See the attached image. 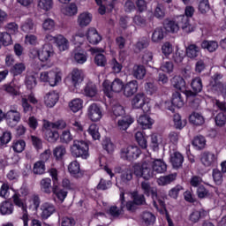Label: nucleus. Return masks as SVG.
Returning a JSON list of instances; mask_svg holds the SVG:
<instances>
[{
  "label": "nucleus",
  "mask_w": 226,
  "mask_h": 226,
  "mask_svg": "<svg viewBox=\"0 0 226 226\" xmlns=\"http://www.w3.org/2000/svg\"><path fill=\"white\" fill-rule=\"evenodd\" d=\"M51 75H53V77L51 78V79L49 81V86L54 87L57 86V84H59V82H61V80L63 79V72L60 71L59 68H54L51 70Z\"/></svg>",
  "instance_id": "obj_30"
},
{
  "label": "nucleus",
  "mask_w": 226,
  "mask_h": 226,
  "mask_svg": "<svg viewBox=\"0 0 226 226\" xmlns=\"http://www.w3.org/2000/svg\"><path fill=\"white\" fill-rule=\"evenodd\" d=\"M45 162L38 161L34 164L33 173L37 176H41V174H45Z\"/></svg>",
  "instance_id": "obj_46"
},
{
  "label": "nucleus",
  "mask_w": 226,
  "mask_h": 226,
  "mask_svg": "<svg viewBox=\"0 0 226 226\" xmlns=\"http://www.w3.org/2000/svg\"><path fill=\"white\" fill-rule=\"evenodd\" d=\"M173 121H174L175 128L178 130H181V128H185V126H186V121L181 120V116L179 114L174 115Z\"/></svg>",
  "instance_id": "obj_55"
},
{
  "label": "nucleus",
  "mask_w": 226,
  "mask_h": 226,
  "mask_svg": "<svg viewBox=\"0 0 226 226\" xmlns=\"http://www.w3.org/2000/svg\"><path fill=\"white\" fill-rule=\"evenodd\" d=\"M54 57V48L50 44H44L39 50V59L41 63H49Z\"/></svg>",
  "instance_id": "obj_11"
},
{
  "label": "nucleus",
  "mask_w": 226,
  "mask_h": 226,
  "mask_svg": "<svg viewBox=\"0 0 226 226\" xmlns=\"http://www.w3.org/2000/svg\"><path fill=\"white\" fill-rule=\"evenodd\" d=\"M21 116L20 112L17 109H10L5 114V120L11 128H15L19 123H20Z\"/></svg>",
  "instance_id": "obj_10"
},
{
  "label": "nucleus",
  "mask_w": 226,
  "mask_h": 226,
  "mask_svg": "<svg viewBox=\"0 0 226 226\" xmlns=\"http://www.w3.org/2000/svg\"><path fill=\"white\" fill-rule=\"evenodd\" d=\"M29 202H30V207H33L35 211H38V207H40V204H41L40 196L38 195L31 196Z\"/></svg>",
  "instance_id": "obj_59"
},
{
  "label": "nucleus",
  "mask_w": 226,
  "mask_h": 226,
  "mask_svg": "<svg viewBox=\"0 0 226 226\" xmlns=\"http://www.w3.org/2000/svg\"><path fill=\"white\" fill-rule=\"evenodd\" d=\"M54 195L60 200L61 202L64 201V199H66L68 192L63 189L59 188V184L53 185V192Z\"/></svg>",
  "instance_id": "obj_38"
},
{
  "label": "nucleus",
  "mask_w": 226,
  "mask_h": 226,
  "mask_svg": "<svg viewBox=\"0 0 226 226\" xmlns=\"http://www.w3.org/2000/svg\"><path fill=\"white\" fill-rule=\"evenodd\" d=\"M75 219L73 217L64 216L61 219L62 226H75Z\"/></svg>",
  "instance_id": "obj_64"
},
{
  "label": "nucleus",
  "mask_w": 226,
  "mask_h": 226,
  "mask_svg": "<svg viewBox=\"0 0 226 226\" xmlns=\"http://www.w3.org/2000/svg\"><path fill=\"white\" fill-rule=\"evenodd\" d=\"M200 162L204 167H215L218 162V156L213 152H203L201 154Z\"/></svg>",
  "instance_id": "obj_12"
},
{
  "label": "nucleus",
  "mask_w": 226,
  "mask_h": 226,
  "mask_svg": "<svg viewBox=\"0 0 226 226\" xmlns=\"http://www.w3.org/2000/svg\"><path fill=\"white\" fill-rule=\"evenodd\" d=\"M102 87L104 94L108 98H111L112 93H121L124 89V82L121 79L116 78L111 83L109 80L106 79L102 83Z\"/></svg>",
  "instance_id": "obj_5"
},
{
  "label": "nucleus",
  "mask_w": 226,
  "mask_h": 226,
  "mask_svg": "<svg viewBox=\"0 0 226 226\" xmlns=\"http://www.w3.org/2000/svg\"><path fill=\"white\" fill-rule=\"evenodd\" d=\"M177 22L178 23V27L184 31V33H193L195 31V26L190 22V19L185 15L177 16Z\"/></svg>",
  "instance_id": "obj_13"
},
{
  "label": "nucleus",
  "mask_w": 226,
  "mask_h": 226,
  "mask_svg": "<svg viewBox=\"0 0 226 226\" xmlns=\"http://www.w3.org/2000/svg\"><path fill=\"white\" fill-rule=\"evenodd\" d=\"M177 173H171L167 176L160 177L157 179V183L159 186H166V185H170V183H174V180L177 179Z\"/></svg>",
  "instance_id": "obj_32"
},
{
  "label": "nucleus",
  "mask_w": 226,
  "mask_h": 226,
  "mask_svg": "<svg viewBox=\"0 0 226 226\" xmlns=\"http://www.w3.org/2000/svg\"><path fill=\"white\" fill-rule=\"evenodd\" d=\"M53 154L57 160H63V156L66 154V148L64 146H58L54 149Z\"/></svg>",
  "instance_id": "obj_56"
},
{
  "label": "nucleus",
  "mask_w": 226,
  "mask_h": 226,
  "mask_svg": "<svg viewBox=\"0 0 226 226\" xmlns=\"http://www.w3.org/2000/svg\"><path fill=\"white\" fill-rule=\"evenodd\" d=\"M112 113L115 117H123L125 114L124 108L120 104H116L112 108Z\"/></svg>",
  "instance_id": "obj_58"
},
{
  "label": "nucleus",
  "mask_w": 226,
  "mask_h": 226,
  "mask_svg": "<svg viewBox=\"0 0 226 226\" xmlns=\"http://www.w3.org/2000/svg\"><path fill=\"white\" fill-rule=\"evenodd\" d=\"M59 101V94L56 91H50L44 96V103L49 109H52Z\"/></svg>",
  "instance_id": "obj_18"
},
{
  "label": "nucleus",
  "mask_w": 226,
  "mask_h": 226,
  "mask_svg": "<svg viewBox=\"0 0 226 226\" xmlns=\"http://www.w3.org/2000/svg\"><path fill=\"white\" fill-rule=\"evenodd\" d=\"M139 89V83L137 80H131L129 81L125 86L124 85V94L127 98H130V96H133L135 94V92Z\"/></svg>",
  "instance_id": "obj_20"
},
{
  "label": "nucleus",
  "mask_w": 226,
  "mask_h": 226,
  "mask_svg": "<svg viewBox=\"0 0 226 226\" xmlns=\"http://www.w3.org/2000/svg\"><path fill=\"white\" fill-rule=\"evenodd\" d=\"M134 175L137 177L149 180L155 174H165L167 172V162L162 159H145L141 164L133 166Z\"/></svg>",
  "instance_id": "obj_1"
},
{
  "label": "nucleus",
  "mask_w": 226,
  "mask_h": 226,
  "mask_svg": "<svg viewBox=\"0 0 226 226\" xmlns=\"http://www.w3.org/2000/svg\"><path fill=\"white\" fill-rule=\"evenodd\" d=\"M41 218L47 220L56 213V206L50 202H44L41 206Z\"/></svg>",
  "instance_id": "obj_14"
},
{
  "label": "nucleus",
  "mask_w": 226,
  "mask_h": 226,
  "mask_svg": "<svg viewBox=\"0 0 226 226\" xmlns=\"http://www.w3.org/2000/svg\"><path fill=\"white\" fill-rule=\"evenodd\" d=\"M72 56L74 57L76 63H78L79 64H84V63L87 61V56H86V54H84V51L81 50H74L72 53Z\"/></svg>",
  "instance_id": "obj_47"
},
{
  "label": "nucleus",
  "mask_w": 226,
  "mask_h": 226,
  "mask_svg": "<svg viewBox=\"0 0 226 226\" xmlns=\"http://www.w3.org/2000/svg\"><path fill=\"white\" fill-rule=\"evenodd\" d=\"M192 145L198 149H204L206 147V138L203 136L195 137L192 141Z\"/></svg>",
  "instance_id": "obj_52"
},
{
  "label": "nucleus",
  "mask_w": 226,
  "mask_h": 226,
  "mask_svg": "<svg viewBox=\"0 0 226 226\" xmlns=\"http://www.w3.org/2000/svg\"><path fill=\"white\" fill-rule=\"evenodd\" d=\"M22 31L24 33H34L36 31V27L34 26V23L31 19H27L21 26Z\"/></svg>",
  "instance_id": "obj_53"
},
{
  "label": "nucleus",
  "mask_w": 226,
  "mask_h": 226,
  "mask_svg": "<svg viewBox=\"0 0 226 226\" xmlns=\"http://www.w3.org/2000/svg\"><path fill=\"white\" fill-rule=\"evenodd\" d=\"M55 43L60 52H64L70 49V41L64 35H56V41Z\"/></svg>",
  "instance_id": "obj_22"
},
{
  "label": "nucleus",
  "mask_w": 226,
  "mask_h": 226,
  "mask_svg": "<svg viewBox=\"0 0 226 226\" xmlns=\"http://www.w3.org/2000/svg\"><path fill=\"white\" fill-rule=\"evenodd\" d=\"M133 179V172L132 170L125 169L121 175V180L123 183H128V181H132Z\"/></svg>",
  "instance_id": "obj_60"
},
{
  "label": "nucleus",
  "mask_w": 226,
  "mask_h": 226,
  "mask_svg": "<svg viewBox=\"0 0 226 226\" xmlns=\"http://www.w3.org/2000/svg\"><path fill=\"white\" fill-rule=\"evenodd\" d=\"M170 162L173 169H181L183 167V162H185V157L179 152H175L171 154Z\"/></svg>",
  "instance_id": "obj_28"
},
{
  "label": "nucleus",
  "mask_w": 226,
  "mask_h": 226,
  "mask_svg": "<svg viewBox=\"0 0 226 226\" xmlns=\"http://www.w3.org/2000/svg\"><path fill=\"white\" fill-rule=\"evenodd\" d=\"M140 148L137 146H128L123 147L120 151V156L124 160H128L129 162H133V160H137L139 156L141 154Z\"/></svg>",
  "instance_id": "obj_7"
},
{
  "label": "nucleus",
  "mask_w": 226,
  "mask_h": 226,
  "mask_svg": "<svg viewBox=\"0 0 226 226\" xmlns=\"http://www.w3.org/2000/svg\"><path fill=\"white\" fill-rule=\"evenodd\" d=\"M185 54L190 59H195L200 54V47L197 44H189L185 49Z\"/></svg>",
  "instance_id": "obj_27"
},
{
  "label": "nucleus",
  "mask_w": 226,
  "mask_h": 226,
  "mask_svg": "<svg viewBox=\"0 0 226 226\" xmlns=\"http://www.w3.org/2000/svg\"><path fill=\"white\" fill-rule=\"evenodd\" d=\"M191 86L195 93H200L202 91V79L200 78L193 79Z\"/></svg>",
  "instance_id": "obj_61"
},
{
  "label": "nucleus",
  "mask_w": 226,
  "mask_h": 226,
  "mask_svg": "<svg viewBox=\"0 0 226 226\" xmlns=\"http://www.w3.org/2000/svg\"><path fill=\"white\" fill-rule=\"evenodd\" d=\"M120 200H121V209L117 208V207L113 206L109 208V215L111 216H120V215H123V207H124V192H121L120 194Z\"/></svg>",
  "instance_id": "obj_34"
},
{
  "label": "nucleus",
  "mask_w": 226,
  "mask_h": 226,
  "mask_svg": "<svg viewBox=\"0 0 226 226\" xmlns=\"http://www.w3.org/2000/svg\"><path fill=\"white\" fill-rule=\"evenodd\" d=\"M77 5L75 4H71L63 9V13L67 15L68 17H72L73 15H77Z\"/></svg>",
  "instance_id": "obj_54"
},
{
  "label": "nucleus",
  "mask_w": 226,
  "mask_h": 226,
  "mask_svg": "<svg viewBox=\"0 0 226 226\" xmlns=\"http://www.w3.org/2000/svg\"><path fill=\"white\" fill-rule=\"evenodd\" d=\"M0 213L2 215H11L13 213V205L11 204V202H2L0 204Z\"/></svg>",
  "instance_id": "obj_44"
},
{
  "label": "nucleus",
  "mask_w": 226,
  "mask_h": 226,
  "mask_svg": "<svg viewBox=\"0 0 226 226\" xmlns=\"http://www.w3.org/2000/svg\"><path fill=\"white\" fill-rule=\"evenodd\" d=\"M171 103L174 107H177V109H181V107L185 105V100L179 92H175L173 94Z\"/></svg>",
  "instance_id": "obj_42"
},
{
  "label": "nucleus",
  "mask_w": 226,
  "mask_h": 226,
  "mask_svg": "<svg viewBox=\"0 0 226 226\" xmlns=\"http://www.w3.org/2000/svg\"><path fill=\"white\" fill-rule=\"evenodd\" d=\"M141 223H144L146 226L154 225L156 222V216L149 211H145L140 215Z\"/></svg>",
  "instance_id": "obj_26"
},
{
  "label": "nucleus",
  "mask_w": 226,
  "mask_h": 226,
  "mask_svg": "<svg viewBox=\"0 0 226 226\" xmlns=\"http://www.w3.org/2000/svg\"><path fill=\"white\" fill-rule=\"evenodd\" d=\"M87 117L93 123H98L103 117L102 107L96 103L90 104L87 109Z\"/></svg>",
  "instance_id": "obj_8"
},
{
  "label": "nucleus",
  "mask_w": 226,
  "mask_h": 226,
  "mask_svg": "<svg viewBox=\"0 0 226 226\" xmlns=\"http://www.w3.org/2000/svg\"><path fill=\"white\" fill-rule=\"evenodd\" d=\"M0 42L4 47H8L9 45H11L13 43V41L11 40V35L8 34V32H4L0 34Z\"/></svg>",
  "instance_id": "obj_50"
},
{
  "label": "nucleus",
  "mask_w": 226,
  "mask_h": 226,
  "mask_svg": "<svg viewBox=\"0 0 226 226\" xmlns=\"http://www.w3.org/2000/svg\"><path fill=\"white\" fill-rule=\"evenodd\" d=\"M171 84L175 89L178 91H182L185 93L187 98H192V96H195V93L192 92L191 90H186V82H185V79L181 76H175L171 79Z\"/></svg>",
  "instance_id": "obj_9"
},
{
  "label": "nucleus",
  "mask_w": 226,
  "mask_h": 226,
  "mask_svg": "<svg viewBox=\"0 0 226 226\" xmlns=\"http://www.w3.org/2000/svg\"><path fill=\"white\" fill-rule=\"evenodd\" d=\"M71 154L74 158H82L87 160L89 158V144L82 139H76L70 147Z\"/></svg>",
  "instance_id": "obj_3"
},
{
  "label": "nucleus",
  "mask_w": 226,
  "mask_h": 226,
  "mask_svg": "<svg viewBox=\"0 0 226 226\" xmlns=\"http://www.w3.org/2000/svg\"><path fill=\"white\" fill-rule=\"evenodd\" d=\"M222 79H223V74L220 72H216L215 75L212 76L209 86L211 89L214 91H218V89H222V81H220Z\"/></svg>",
  "instance_id": "obj_24"
},
{
  "label": "nucleus",
  "mask_w": 226,
  "mask_h": 226,
  "mask_svg": "<svg viewBox=\"0 0 226 226\" xmlns=\"http://www.w3.org/2000/svg\"><path fill=\"white\" fill-rule=\"evenodd\" d=\"M40 188L42 193L50 195L54 192V185H52V179L50 177H44L40 181Z\"/></svg>",
  "instance_id": "obj_19"
},
{
  "label": "nucleus",
  "mask_w": 226,
  "mask_h": 226,
  "mask_svg": "<svg viewBox=\"0 0 226 226\" xmlns=\"http://www.w3.org/2000/svg\"><path fill=\"white\" fill-rule=\"evenodd\" d=\"M87 38L92 45H97L99 41H102V36L95 28H90L88 30Z\"/></svg>",
  "instance_id": "obj_31"
},
{
  "label": "nucleus",
  "mask_w": 226,
  "mask_h": 226,
  "mask_svg": "<svg viewBox=\"0 0 226 226\" xmlns=\"http://www.w3.org/2000/svg\"><path fill=\"white\" fill-rule=\"evenodd\" d=\"M71 81L74 87H79L84 82V72L80 69H73L71 72Z\"/></svg>",
  "instance_id": "obj_15"
},
{
  "label": "nucleus",
  "mask_w": 226,
  "mask_h": 226,
  "mask_svg": "<svg viewBox=\"0 0 226 226\" xmlns=\"http://www.w3.org/2000/svg\"><path fill=\"white\" fill-rule=\"evenodd\" d=\"M83 105L84 101L80 98L73 99L69 102V108L72 112H79V110H81Z\"/></svg>",
  "instance_id": "obj_39"
},
{
  "label": "nucleus",
  "mask_w": 226,
  "mask_h": 226,
  "mask_svg": "<svg viewBox=\"0 0 226 226\" xmlns=\"http://www.w3.org/2000/svg\"><path fill=\"white\" fill-rule=\"evenodd\" d=\"M132 76L138 80H142L146 77V68L143 65H134L132 69Z\"/></svg>",
  "instance_id": "obj_35"
},
{
  "label": "nucleus",
  "mask_w": 226,
  "mask_h": 226,
  "mask_svg": "<svg viewBox=\"0 0 226 226\" xmlns=\"http://www.w3.org/2000/svg\"><path fill=\"white\" fill-rule=\"evenodd\" d=\"M201 49H205L208 52H215L218 49V42L216 41H203Z\"/></svg>",
  "instance_id": "obj_43"
},
{
  "label": "nucleus",
  "mask_w": 226,
  "mask_h": 226,
  "mask_svg": "<svg viewBox=\"0 0 226 226\" xmlns=\"http://www.w3.org/2000/svg\"><path fill=\"white\" fill-rule=\"evenodd\" d=\"M90 51L92 54H97L94 57V63L97 66H105V64H107V58L105 57V55L102 54V52H103V49L92 48Z\"/></svg>",
  "instance_id": "obj_16"
},
{
  "label": "nucleus",
  "mask_w": 226,
  "mask_h": 226,
  "mask_svg": "<svg viewBox=\"0 0 226 226\" xmlns=\"http://www.w3.org/2000/svg\"><path fill=\"white\" fill-rule=\"evenodd\" d=\"M12 200L15 206L19 207V209L22 211L20 220L23 222V226H29V213H27V204H26V201L20 200V195L18 193H15L12 196Z\"/></svg>",
  "instance_id": "obj_6"
},
{
  "label": "nucleus",
  "mask_w": 226,
  "mask_h": 226,
  "mask_svg": "<svg viewBox=\"0 0 226 226\" xmlns=\"http://www.w3.org/2000/svg\"><path fill=\"white\" fill-rule=\"evenodd\" d=\"M87 132L94 140H98L100 139V132H98V125H96V124H91Z\"/></svg>",
  "instance_id": "obj_57"
},
{
  "label": "nucleus",
  "mask_w": 226,
  "mask_h": 226,
  "mask_svg": "<svg viewBox=\"0 0 226 226\" xmlns=\"http://www.w3.org/2000/svg\"><path fill=\"white\" fill-rule=\"evenodd\" d=\"M14 153H22L26 149V141L23 139H14L11 145Z\"/></svg>",
  "instance_id": "obj_45"
},
{
  "label": "nucleus",
  "mask_w": 226,
  "mask_h": 226,
  "mask_svg": "<svg viewBox=\"0 0 226 226\" xmlns=\"http://www.w3.org/2000/svg\"><path fill=\"white\" fill-rule=\"evenodd\" d=\"M135 139L139 146H140L142 149H146V147H147V139H146V136H144V133H142V132H137L135 133Z\"/></svg>",
  "instance_id": "obj_49"
},
{
  "label": "nucleus",
  "mask_w": 226,
  "mask_h": 226,
  "mask_svg": "<svg viewBox=\"0 0 226 226\" xmlns=\"http://www.w3.org/2000/svg\"><path fill=\"white\" fill-rule=\"evenodd\" d=\"M38 6L41 10L49 11V10H52V7L54 6V0H40Z\"/></svg>",
  "instance_id": "obj_51"
},
{
  "label": "nucleus",
  "mask_w": 226,
  "mask_h": 226,
  "mask_svg": "<svg viewBox=\"0 0 226 226\" xmlns=\"http://www.w3.org/2000/svg\"><path fill=\"white\" fill-rule=\"evenodd\" d=\"M189 121L192 124H195L196 126H201L206 123L204 117L201 116L200 113L194 112L189 117Z\"/></svg>",
  "instance_id": "obj_37"
},
{
  "label": "nucleus",
  "mask_w": 226,
  "mask_h": 226,
  "mask_svg": "<svg viewBox=\"0 0 226 226\" xmlns=\"http://www.w3.org/2000/svg\"><path fill=\"white\" fill-rule=\"evenodd\" d=\"M45 129V139L48 142H57L59 139V132L56 130H64L66 128V122L59 120L56 123H50L49 121H44L43 124Z\"/></svg>",
  "instance_id": "obj_2"
},
{
  "label": "nucleus",
  "mask_w": 226,
  "mask_h": 226,
  "mask_svg": "<svg viewBox=\"0 0 226 226\" xmlns=\"http://www.w3.org/2000/svg\"><path fill=\"white\" fill-rule=\"evenodd\" d=\"M164 36L163 28L156 27L152 34L151 40L154 43H160Z\"/></svg>",
  "instance_id": "obj_40"
},
{
  "label": "nucleus",
  "mask_w": 226,
  "mask_h": 226,
  "mask_svg": "<svg viewBox=\"0 0 226 226\" xmlns=\"http://www.w3.org/2000/svg\"><path fill=\"white\" fill-rule=\"evenodd\" d=\"M133 123V118L130 117H123L117 121V128L122 132H126L130 128V124Z\"/></svg>",
  "instance_id": "obj_33"
},
{
  "label": "nucleus",
  "mask_w": 226,
  "mask_h": 226,
  "mask_svg": "<svg viewBox=\"0 0 226 226\" xmlns=\"http://www.w3.org/2000/svg\"><path fill=\"white\" fill-rule=\"evenodd\" d=\"M198 8H199V11H200V13H202V14L207 13V11H209V10H210L209 1L200 0Z\"/></svg>",
  "instance_id": "obj_62"
},
{
  "label": "nucleus",
  "mask_w": 226,
  "mask_h": 226,
  "mask_svg": "<svg viewBox=\"0 0 226 226\" xmlns=\"http://www.w3.org/2000/svg\"><path fill=\"white\" fill-rule=\"evenodd\" d=\"M141 189H142L143 192L145 193V195H147L148 197H149V195H151V197L153 199L154 207H157L156 200H154V199H157L156 188L151 187V185H149V182H142Z\"/></svg>",
  "instance_id": "obj_17"
},
{
  "label": "nucleus",
  "mask_w": 226,
  "mask_h": 226,
  "mask_svg": "<svg viewBox=\"0 0 226 226\" xmlns=\"http://www.w3.org/2000/svg\"><path fill=\"white\" fill-rule=\"evenodd\" d=\"M138 124L142 130H149V128H151L154 124V120L147 115H142L138 118Z\"/></svg>",
  "instance_id": "obj_25"
},
{
  "label": "nucleus",
  "mask_w": 226,
  "mask_h": 226,
  "mask_svg": "<svg viewBox=\"0 0 226 226\" xmlns=\"http://www.w3.org/2000/svg\"><path fill=\"white\" fill-rule=\"evenodd\" d=\"M97 93H98V90L96 89V86L94 85H87L85 87L86 96H90V98H93L94 96H96Z\"/></svg>",
  "instance_id": "obj_63"
},
{
  "label": "nucleus",
  "mask_w": 226,
  "mask_h": 226,
  "mask_svg": "<svg viewBox=\"0 0 226 226\" xmlns=\"http://www.w3.org/2000/svg\"><path fill=\"white\" fill-rule=\"evenodd\" d=\"M164 29L167 33H177V31H179V25L177 22V19L166 20L164 23Z\"/></svg>",
  "instance_id": "obj_36"
},
{
  "label": "nucleus",
  "mask_w": 226,
  "mask_h": 226,
  "mask_svg": "<svg viewBox=\"0 0 226 226\" xmlns=\"http://www.w3.org/2000/svg\"><path fill=\"white\" fill-rule=\"evenodd\" d=\"M205 216H207V212L204 209L193 210L189 215V222H191V223H197L200 222V218H205Z\"/></svg>",
  "instance_id": "obj_29"
},
{
  "label": "nucleus",
  "mask_w": 226,
  "mask_h": 226,
  "mask_svg": "<svg viewBox=\"0 0 226 226\" xmlns=\"http://www.w3.org/2000/svg\"><path fill=\"white\" fill-rule=\"evenodd\" d=\"M132 109H140L145 114L151 112V100L144 93H138L131 101Z\"/></svg>",
  "instance_id": "obj_4"
},
{
  "label": "nucleus",
  "mask_w": 226,
  "mask_h": 226,
  "mask_svg": "<svg viewBox=\"0 0 226 226\" xmlns=\"http://www.w3.org/2000/svg\"><path fill=\"white\" fill-rule=\"evenodd\" d=\"M93 20V15L89 12H83L78 16L77 22L79 27H87Z\"/></svg>",
  "instance_id": "obj_21"
},
{
  "label": "nucleus",
  "mask_w": 226,
  "mask_h": 226,
  "mask_svg": "<svg viewBox=\"0 0 226 226\" xmlns=\"http://www.w3.org/2000/svg\"><path fill=\"white\" fill-rule=\"evenodd\" d=\"M19 89H20V84H15V80L12 81V84L4 87V91L14 96L19 94Z\"/></svg>",
  "instance_id": "obj_48"
},
{
  "label": "nucleus",
  "mask_w": 226,
  "mask_h": 226,
  "mask_svg": "<svg viewBox=\"0 0 226 226\" xmlns=\"http://www.w3.org/2000/svg\"><path fill=\"white\" fill-rule=\"evenodd\" d=\"M68 171L73 177H82V170H80V163L72 161L68 165Z\"/></svg>",
  "instance_id": "obj_23"
},
{
  "label": "nucleus",
  "mask_w": 226,
  "mask_h": 226,
  "mask_svg": "<svg viewBox=\"0 0 226 226\" xmlns=\"http://www.w3.org/2000/svg\"><path fill=\"white\" fill-rule=\"evenodd\" d=\"M24 72H26V64L24 63H17L11 68V73H12L14 77L22 75Z\"/></svg>",
  "instance_id": "obj_41"
}]
</instances>
